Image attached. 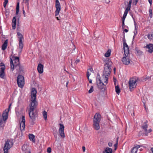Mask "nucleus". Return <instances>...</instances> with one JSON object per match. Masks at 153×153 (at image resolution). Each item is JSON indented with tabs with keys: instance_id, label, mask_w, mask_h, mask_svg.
Returning <instances> with one entry per match:
<instances>
[{
	"instance_id": "14",
	"label": "nucleus",
	"mask_w": 153,
	"mask_h": 153,
	"mask_svg": "<svg viewBox=\"0 0 153 153\" xmlns=\"http://www.w3.org/2000/svg\"><path fill=\"white\" fill-rule=\"evenodd\" d=\"M59 125V133L60 136L62 138L65 137V135L64 132V126L63 124L60 123Z\"/></svg>"
},
{
	"instance_id": "55",
	"label": "nucleus",
	"mask_w": 153,
	"mask_h": 153,
	"mask_svg": "<svg viewBox=\"0 0 153 153\" xmlns=\"http://www.w3.org/2000/svg\"><path fill=\"white\" fill-rule=\"evenodd\" d=\"M149 16L151 18L152 17V13H149Z\"/></svg>"
},
{
	"instance_id": "9",
	"label": "nucleus",
	"mask_w": 153,
	"mask_h": 153,
	"mask_svg": "<svg viewBox=\"0 0 153 153\" xmlns=\"http://www.w3.org/2000/svg\"><path fill=\"white\" fill-rule=\"evenodd\" d=\"M17 34L18 36L19 40V48L20 49V51H22V49L23 47V43L24 38L22 35L19 32L17 33Z\"/></svg>"
},
{
	"instance_id": "7",
	"label": "nucleus",
	"mask_w": 153,
	"mask_h": 153,
	"mask_svg": "<svg viewBox=\"0 0 153 153\" xmlns=\"http://www.w3.org/2000/svg\"><path fill=\"white\" fill-rule=\"evenodd\" d=\"M24 77L22 75H19L17 77V82L19 87L22 88L24 86Z\"/></svg>"
},
{
	"instance_id": "37",
	"label": "nucleus",
	"mask_w": 153,
	"mask_h": 153,
	"mask_svg": "<svg viewBox=\"0 0 153 153\" xmlns=\"http://www.w3.org/2000/svg\"><path fill=\"white\" fill-rule=\"evenodd\" d=\"M43 117L45 120H47V113L45 111H43Z\"/></svg>"
},
{
	"instance_id": "25",
	"label": "nucleus",
	"mask_w": 153,
	"mask_h": 153,
	"mask_svg": "<svg viewBox=\"0 0 153 153\" xmlns=\"http://www.w3.org/2000/svg\"><path fill=\"white\" fill-rule=\"evenodd\" d=\"M43 65L41 64H39L37 66V70L40 74L42 73L43 71Z\"/></svg>"
},
{
	"instance_id": "36",
	"label": "nucleus",
	"mask_w": 153,
	"mask_h": 153,
	"mask_svg": "<svg viewBox=\"0 0 153 153\" xmlns=\"http://www.w3.org/2000/svg\"><path fill=\"white\" fill-rule=\"evenodd\" d=\"M136 53L138 56H140L143 54V52L140 50L136 49Z\"/></svg>"
},
{
	"instance_id": "27",
	"label": "nucleus",
	"mask_w": 153,
	"mask_h": 153,
	"mask_svg": "<svg viewBox=\"0 0 153 153\" xmlns=\"http://www.w3.org/2000/svg\"><path fill=\"white\" fill-rule=\"evenodd\" d=\"M12 21V26L13 29H15L16 28V19L15 17H14L13 18Z\"/></svg>"
},
{
	"instance_id": "38",
	"label": "nucleus",
	"mask_w": 153,
	"mask_h": 153,
	"mask_svg": "<svg viewBox=\"0 0 153 153\" xmlns=\"http://www.w3.org/2000/svg\"><path fill=\"white\" fill-rule=\"evenodd\" d=\"M148 38L150 39H153V33H152L148 34Z\"/></svg>"
},
{
	"instance_id": "45",
	"label": "nucleus",
	"mask_w": 153,
	"mask_h": 153,
	"mask_svg": "<svg viewBox=\"0 0 153 153\" xmlns=\"http://www.w3.org/2000/svg\"><path fill=\"white\" fill-rule=\"evenodd\" d=\"M23 13L24 14V16L25 17V10H24V7L23 8Z\"/></svg>"
},
{
	"instance_id": "53",
	"label": "nucleus",
	"mask_w": 153,
	"mask_h": 153,
	"mask_svg": "<svg viewBox=\"0 0 153 153\" xmlns=\"http://www.w3.org/2000/svg\"><path fill=\"white\" fill-rule=\"evenodd\" d=\"M117 142L114 145V146L115 147V148L117 146Z\"/></svg>"
},
{
	"instance_id": "1",
	"label": "nucleus",
	"mask_w": 153,
	"mask_h": 153,
	"mask_svg": "<svg viewBox=\"0 0 153 153\" xmlns=\"http://www.w3.org/2000/svg\"><path fill=\"white\" fill-rule=\"evenodd\" d=\"M108 76L102 74L101 77L97 80L96 82L98 88L100 90H104L106 85L108 82Z\"/></svg>"
},
{
	"instance_id": "13",
	"label": "nucleus",
	"mask_w": 153,
	"mask_h": 153,
	"mask_svg": "<svg viewBox=\"0 0 153 153\" xmlns=\"http://www.w3.org/2000/svg\"><path fill=\"white\" fill-rule=\"evenodd\" d=\"M18 72V74L19 75L23 74L24 72V67L21 65H16L14 67Z\"/></svg>"
},
{
	"instance_id": "42",
	"label": "nucleus",
	"mask_w": 153,
	"mask_h": 153,
	"mask_svg": "<svg viewBox=\"0 0 153 153\" xmlns=\"http://www.w3.org/2000/svg\"><path fill=\"white\" fill-rule=\"evenodd\" d=\"M91 73L89 71H88L87 72V76L88 78V79H89V78L90 76L91 75Z\"/></svg>"
},
{
	"instance_id": "19",
	"label": "nucleus",
	"mask_w": 153,
	"mask_h": 153,
	"mask_svg": "<svg viewBox=\"0 0 153 153\" xmlns=\"http://www.w3.org/2000/svg\"><path fill=\"white\" fill-rule=\"evenodd\" d=\"M22 120L20 123V127L21 131L24 130L25 128V117L23 116L22 117Z\"/></svg>"
},
{
	"instance_id": "52",
	"label": "nucleus",
	"mask_w": 153,
	"mask_h": 153,
	"mask_svg": "<svg viewBox=\"0 0 153 153\" xmlns=\"http://www.w3.org/2000/svg\"><path fill=\"white\" fill-rule=\"evenodd\" d=\"M149 2L151 5L152 4V0H148Z\"/></svg>"
},
{
	"instance_id": "39",
	"label": "nucleus",
	"mask_w": 153,
	"mask_h": 153,
	"mask_svg": "<svg viewBox=\"0 0 153 153\" xmlns=\"http://www.w3.org/2000/svg\"><path fill=\"white\" fill-rule=\"evenodd\" d=\"M94 87L93 86H91V87L90 90L88 91V93H92L94 91Z\"/></svg>"
},
{
	"instance_id": "28",
	"label": "nucleus",
	"mask_w": 153,
	"mask_h": 153,
	"mask_svg": "<svg viewBox=\"0 0 153 153\" xmlns=\"http://www.w3.org/2000/svg\"><path fill=\"white\" fill-rule=\"evenodd\" d=\"M112 149L109 147L105 148V151L103 152L102 153H112Z\"/></svg>"
},
{
	"instance_id": "16",
	"label": "nucleus",
	"mask_w": 153,
	"mask_h": 153,
	"mask_svg": "<svg viewBox=\"0 0 153 153\" xmlns=\"http://www.w3.org/2000/svg\"><path fill=\"white\" fill-rule=\"evenodd\" d=\"M12 104L10 103L9 105L7 111V110H4L3 113L2 114V116L3 118V119L4 120H6L8 118V112L9 111L10 109V108L11 106V105Z\"/></svg>"
},
{
	"instance_id": "17",
	"label": "nucleus",
	"mask_w": 153,
	"mask_h": 153,
	"mask_svg": "<svg viewBox=\"0 0 153 153\" xmlns=\"http://www.w3.org/2000/svg\"><path fill=\"white\" fill-rule=\"evenodd\" d=\"M104 66L111 67L112 62L110 58H103Z\"/></svg>"
},
{
	"instance_id": "29",
	"label": "nucleus",
	"mask_w": 153,
	"mask_h": 153,
	"mask_svg": "<svg viewBox=\"0 0 153 153\" xmlns=\"http://www.w3.org/2000/svg\"><path fill=\"white\" fill-rule=\"evenodd\" d=\"M7 43L8 40H6L2 46L1 48L2 50H4L6 49L7 45Z\"/></svg>"
},
{
	"instance_id": "18",
	"label": "nucleus",
	"mask_w": 153,
	"mask_h": 153,
	"mask_svg": "<svg viewBox=\"0 0 153 153\" xmlns=\"http://www.w3.org/2000/svg\"><path fill=\"white\" fill-rule=\"evenodd\" d=\"M111 67L104 66V70L103 74L109 76L111 73Z\"/></svg>"
},
{
	"instance_id": "2",
	"label": "nucleus",
	"mask_w": 153,
	"mask_h": 153,
	"mask_svg": "<svg viewBox=\"0 0 153 153\" xmlns=\"http://www.w3.org/2000/svg\"><path fill=\"white\" fill-rule=\"evenodd\" d=\"M37 91L36 89L33 88L32 89L31 100V102L30 104V109L32 111H34L36 108L37 105V102L36 100Z\"/></svg>"
},
{
	"instance_id": "32",
	"label": "nucleus",
	"mask_w": 153,
	"mask_h": 153,
	"mask_svg": "<svg viewBox=\"0 0 153 153\" xmlns=\"http://www.w3.org/2000/svg\"><path fill=\"white\" fill-rule=\"evenodd\" d=\"M23 2L25 4V5L27 6V10L29 11V0H23Z\"/></svg>"
},
{
	"instance_id": "6",
	"label": "nucleus",
	"mask_w": 153,
	"mask_h": 153,
	"mask_svg": "<svg viewBox=\"0 0 153 153\" xmlns=\"http://www.w3.org/2000/svg\"><path fill=\"white\" fill-rule=\"evenodd\" d=\"M14 64L12 58H10V70L13 71L14 69V67L16 65H20L19 62V58H13Z\"/></svg>"
},
{
	"instance_id": "54",
	"label": "nucleus",
	"mask_w": 153,
	"mask_h": 153,
	"mask_svg": "<svg viewBox=\"0 0 153 153\" xmlns=\"http://www.w3.org/2000/svg\"><path fill=\"white\" fill-rule=\"evenodd\" d=\"M142 132H141V131H140V132H139V133H138V135H139V136H141V135H142Z\"/></svg>"
},
{
	"instance_id": "20",
	"label": "nucleus",
	"mask_w": 153,
	"mask_h": 153,
	"mask_svg": "<svg viewBox=\"0 0 153 153\" xmlns=\"http://www.w3.org/2000/svg\"><path fill=\"white\" fill-rule=\"evenodd\" d=\"M148 121L146 120L141 126V128L144 130L145 133L144 134L145 135H147V128L148 127L147 124Z\"/></svg>"
},
{
	"instance_id": "35",
	"label": "nucleus",
	"mask_w": 153,
	"mask_h": 153,
	"mask_svg": "<svg viewBox=\"0 0 153 153\" xmlns=\"http://www.w3.org/2000/svg\"><path fill=\"white\" fill-rule=\"evenodd\" d=\"M19 2H18L17 3L16 7V15L18 14V13L19 12Z\"/></svg>"
},
{
	"instance_id": "64",
	"label": "nucleus",
	"mask_w": 153,
	"mask_h": 153,
	"mask_svg": "<svg viewBox=\"0 0 153 153\" xmlns=\"http://www.w3.org/2000/svg\"><path fill=\"white\" fill-rule=\"evenodd\" d=\"M46 151L48 152V148H47L46 149Z\"/></svg>"
},
{
	"instance_id": "46",
	"label": "nucleus",
	"mask_w": 153,
	"mask_h": 153,
	"mask_svg": "<svg viewBox=\"0 0 153 153\" xmlns=\"http://www.w3.org/2000/svg\"><path fill=\"white\" fill-rule=\"evenodd\" d=\"M82 151L83 152H84L85 151V146H82Z\"/></svg>"
},
{
	"instance_id": "5",
	"label": "nucleus",
	"mask_w": 153,
	"mask_h": 153,
	"mask_svg": "<svg viewBox=\"0 0 153 153\" xmlns=\"http://www.w3.org/2000/svg\"><path fill=\"white\" fill-rule=\"evenodd\" d=\"M132 1V0H129L128 6L126 8L124 12V14L122 18V27L123 28L125 26L124 22L125 19L126 17L128 11H129L130 10Z\"/></svg>"
},
{
	"instance_id": "21",
	"label": "nucleus",
	"mask_w": 153,
	"mask_h": 153,
	"mask_svg": "<svg viewBox=\"0 0 153 153\" xmlns=\"http://www.w3.org/2000/svg\"><path fill=\"white\" fill-rule=\"evenodd\" d=\"M144 48H146L148 49L147 51L149 52L152 53L153 52V44H149L148 45H147Z\"/></svg>"
},
{
	"instance_id": "4",
	"label": "nucleus",
	"mask_w": 153,
	"mask_h": 153,
	"mask_svg": "<svg viewBox=\"0 0 153 153\" xmlns=\"http://www.w3.org/2000/svg\"><path fill=\"white\" fill-rule=\"evenodd\" d=\"M137 79L135 77H132L130 78L128 81L129 88L130 91H132L137 86L136 82Z\"/></svg>"
},
{
	"instance_id": "11",
	"label": "nucleus",
	"mask_w": 153,
	"mask_h": 153,
	"mask_svg": "<svg viewBox=\"0 0 153 153\" xmlns=\"http://www.w3.org/2000/svg\"><path fill=\"white\" fill-rule=\"evenodd\" d=\"M5 66L4 64L1 62L0 63V77L4 78L5 75L4 70Z\"/></svg>"
},
{
	"instance_id": "30",
	"label": "nucleus",
	"mask_w": 153,
	"mask_h": 153,
	"mask_svg": "<svg viewBox=\"0 0 153 153\" xmlns=\"http://www.w3.org/2000/svg\"><path fill=\"white\" fill-rule=\"evenodd\" d=\"M132 18L133 19V20H134V33H137V29H138V27L134 19V18L133 15L132 16Z\"/></svg>"
},
{
	"instance_id": "51",
	"label": "nucleus",
	"mask_w": 153,
	"mask_h": 153,
	"mask_svg": "<svg viewBox=\"0 0 153 153\" xmlns=\"http://www.w3.org/2000/svg\"><path fill=\"white\" fill-rule=\"evenodd\" d=\"M149 13H152V10L151 8H150L149 9Z\"/></svg>"
},
{
	"instance_id": "48",
	"label": "nucleus",
	"mask_w": 153,
	"mask_h": 153,
	"mask_svg": "<svg viewBox=\"0 0 153 153\" xmlns=\"http://www.w3.org/2000/svg\"><path fill=\"white\" fill-rule=\"evenodd\" d=\"M51 149L50 147H48V153H51Z\"/></svg>"
},
{
	"instance_id": "50",
	"label": "nucleus",
	"mask_w": 153,
	"mask_h": 153,
	"mask_svg": "<svg viewBox=\"0 0 153 153\" xmlns=\"http://www.w3.org/2000/svg\"><path fill=\"white\" fill-rule=\"evenodd\" d=\"M108 145L110 147H111V146L112 145V143H110V142H109L108 143Z\"/></svg>"
},
{
	"instance_id": "47",
	"label": "nucleus",
	"mask_w": 153,
	"mask_h": 153,
	"mask_svg": "<svg viewBox=\"0 0 153 153\" xmlns=\"http://www.w3.org/2000/svg\"><path fill=\"white\" fill-rule=\"evenodd\" d=\"M79 62H80V60L77 59L75 61V63L76 64H77V63H79Z\"/></svg>"
},
{
	"instance_id": "63",
	"label": "nucleus",
	"mask_w": 153,
	"mask_h": 153,
	"mask_svg": "<svg viewBox=\"0 0 153 153\" xmlns=\"http://www.w3.org/2000/svg\"><path fill=\"white\" fill-rule=\"evenodd\" d=\"M114 73H115V71H116V68H114Z\"/></svg>"
},
{
	"instance_id": "31",
	"label": "nucleus",
	"mask_w": 153,
	"mask_h": 153,
	"mask_svg": "<svg viewBox=\"0 0 153 153\" xmlns=\"http://www.w3.org/2000/svg\"><path fill=\"white\" fill-rule=\"evenodd\" d=\"M29 139L30 141L33 142H35V136L32 134H29L28 135Z\"/></svg>"
},
{
	"instance_id": "15",
	"label": "nucleus",
	"mask_w": 153,
	"mask_h": 153,
	"mask_svg": "<svg viewBox=\"0 0 153 153\" xmlns=\"http://www.w3.org/2000/svg\"><path fill=\"white\" fill-rule=\"evenodd\" d=\"M123 48L125 55L123 57H126L128 56L129 53V47L126 42L123 43Z\"/></svg>"
},
{
	"instance_id": "3",
	"label": "nucleus",
	"mask_w": 153,
	"mask_h": 153,
	"mask_svg": "<svg viewBox=\"0 0 153 153\" xmlns=\"http://www.w3.org/2000/svg\"><path fill=\"white\" fill-rule=\"evenodd\" d=\"M101 118V115L98 113H96L94 117L93 127L94 129L96 130H98L100 128L99 124Z\"/></svg>"
},
{
	"instance_id": "60",
	"label": "nucleus",
	"mask_w": 153,
	"mask_h": 153,
	"mask_svg": "<svg viewBox=\"0 0 153 153\" xmlns=\"http://www.w3.org/2000/svg\"><path fill=\"white\" fill-rule=\"evenodd\" d=\"M114 85H115V86H117V85H116V81L114 80Z\"/></svg>"
},
{
	"instance_id": "26",
	"label": "nucleus",
	"mask_w": 153,
	"mask_h": 153,
	"mask_svg": "<svg viewBox=\"0 0 153 153\" xmlns=\"http://www.w3.org/2000/svg\"><path fill=\"white\" fill-rule=\"evenodd\" d=\"M140 147L139 145H137L133 147L131 151V153H137L138 148Z\"/></svg>"
},
{
	"instance_id": "56",
	"label": "nucleus",
	"mask_w": 153,
	"mask_h": 153,
	"mask_svg": "<svg viewBox=\"0 0 153 153\" xmlns=\"http://www.w3.org/2000/svg\"><path fill=\"white\" fill-rule=\"evenodd\" d=\"M68 82H69L68 80L66 82V87H67V86H68Z\"/></svg>"
},
{
	"instance_id": "61",
	"label": "nucleus",
	"mask_w": 153,
	"mask_h": 153,
	"mask_svg": "<svg viewBox=\"0 0 153 153\" xmlns=\"http://www.w3.org/2000/svg\"><path fill=\"white\" fill-rule=\"evenodd\" d=\"M124 31L125 32L127 33V32L128 31V29H125L124 30Z\"/></svg>"
},
{
	"instance_id": "22",
	"label": "nucleus",
	"mask_w": 153,
	"mask_h": 153,
	"mask_svg": "<svg viewBox=\"0 0 153 153\" xmlns=\"http://www.w3.org/2000/svg\"><path fill=\"white\" fill-rule=\"evenodd\" d=\"M6 120H4L3 119L2 114H1V113H0V127H3L5 125V121Z\"/></svg>"
},
{
	"instance_id": "40",
	"label": "nucleus",
	"mask_w": 153,
	"mask_h": 153,
	"mask_svg": "<svg viewBox=\"0 0 153 153\" xmlns=\"http://www.w3.org/2000/svg\"><path fill=\"white\" fill-rule=\"evenodd\" d=\"M139 0H134L133 1L132 4L134 5H136Z\"/></svg>"
},
{
	"instance_id": "49",
	"label": "nucleus",
	"mask_w": 153,
	"mask_h": 153,
	"mask_svg": "<svg viewBox=\"0 0 153 153\" xmlns=\"http://www.w3.org/2000/svg\"><path fill=\"white\" fill-rule=\"evenodd\" d=\"M4 151V153H8V151L7 150H6L3 149Z\"/></svg>"
},
{
	"instance_id": "44",
	"label": "nucleus",
	"mask_w": 153,
	"mask_h": 153,
	"mask_svg": "<svg viewBox=\"0 0 153 153\" xmlns=\"http://www.w3.org/2000/svg\"><path fill=\"white\" fill-rule=\"evenodd\" d=\"M88 71L91 72L93 71V69L92 68H90L88 70Z\"/></svg>"
},
{
	"instance_id": "34",
	"label": "nucleus",
	"mask_w": 153,
	"mask_h": 153,
	"mask_svg": "<svg viewBox=\"0 0 153 153\" xmlns=\"http://www.w3.org/2000/svg\"><path fill=\"white\" fill-rule=\"evenodd\" d=\"M111 49H108L105 54V56L106 57H109L111 55Z\"/></svg>"
},
{
	"instance_id": "24",
	"label": "nucleus",
	"mask_w": 153,
	"mask_h": 153,
	"mask_svg": "<svg viewBox=\"0 0 153 153\" xmlns=\"http://www.w3.org/2000/svg\"><path fill=\"white\" fill-rule=\"evenodd\" d=\"M123 64L125 65H128L130 63V60L129 58H122V59Z\"/></svg>"
},
{
	"instance_id": "59",
	"label": "nucleus",
	"mask_w": 153,
	"mask_h": 153,
	"mask_svg": "<svg viewBox=\"0 0 153 153\" xmlns=\"http://www.w3.org/2000/svg\"><path fill=\"white\" fill-rule=\"evenodd\" d=\"M88 80L89 81V83H92V80L91 79H89V78Z\"/></svg>"
},
{
	"instance_id": "62",
	"label": "nucleus",
	"mask_w": 153,
	"mask_h": 153,
	"mask_svg": "<svg viewBox=\"0 0 153 153\" xmlns=\"http://www.w3.org/2000/svg\"><path fill=\"white\" fill-rule=\"evenodd\" d=\"M152 153H153V148H152L150 149Z\"/></svg>"
},
{
	"instance_id": "41",
	"label": "nucleus",
	"mask_w": 153,
	"mask_h": 153,
	"mask_svg": "<svg viewBox=\"0 0 153 153\" xmlns=\"http://www.w3.org/2000/svg\"><path fill=\"white\" fill-rule=\"evenodd\" d=\"M8 2V0H4V2L3 6L4 7H5L6 6Z\"/></svg>"
},
{
	"instance_id": "57",
	"label": "nucleus",
	"mask_w": 153,
	"mask_h": 153,
	"mask_svg": "<svg viewBox=\"0 0 153 153\" xmlns=\"http://www.w3.org/2000/svg\"><path fill=\"white\" fill-rule=\"evenodd\" d=\"M137 33H134L133 37V39H134V38H135L137 35Z\"/></svg>"
},
{
	"instance_id": "43",
	"label": "nucleus",
	"mask_w": 153,
	"mask_h": 153,
	"mask_svg": "<svg viewBox=\"0 0 153 153\" xmlns=\"http://www.w3.org/2000/svg\"><path fill=\"white\" fill-rule=\"evenodd\" d=\"M152 131V129L151 128L149 129V130H147V135H145V136H147L148 135V134L149 133L151 132Z\"/></svg>"
},
{
	"instance_id": "8",
	"label": "nucleus",
	"mask_w": 153,
	"mask_h": 153,
	"mask_svg": "<svg viewBox=\"0 0 153 153\" xmlns=\"http://www.w3.org/2000/svg\"><path fill=\"white\" fill-rule=\"evenodd\" d=\"M55 7L56 9L55 11V16L58 20H60V19L57 16L59 15L61 10V6L58 0H56L55 1Z\"/></svg>"
},
{
	"instance_id": "33",
	"label": "nucleus",
	"mask_w": 153,
	"mask_h": 153,
	"mask_svg": "<svg viewBox=\"0 0 153 153\" xmlns=\"http://www.w3.org/2000/svg\"><path fill=\"white\" fill-rule=\"evenodd\" d=\"M115 89L116 93L119 95L120 92V90L118 85L115 86Z\"/></svg>"
},
{
	"instance_id": "10",
	"label": "nucleus",
	"mask_w": 153,
	"mask_h": 153,
	"mask_svg": "<svg viewBox=\"0 0 153 153\" xmlns=\"http://www.w3.org/2000/svg\"><path fill=\"white\" fill-rule=\"evenodd\" d=\"M13 143L12 141L7 140L5 141L3 149L8 150L13 146Z\"/></svg>"
},
{
	"instance_id": "23",
	"label": "nucleus",
	"mask_w": 153,
	"mask_h": 153,
	"mask_svg": "<svg viewBox=\"0 0 153 153\" xmlns=\"http://www.w3.org/2000/svg\"><path fill=\"white\" fill-rule=\"evenodd\" d=\"M22 150L25 153H31L29 149H28L27 146L26 144H24L22 146Z\"/></svg>"
},
{
	"instance_id": "58",
	"label": "nucleus",
	"mask_w": 153,
	"mask_h": 153,
	"mask_svg": "<svg viewBox=\"0 0 153 153\" xmlns=\"http://www.w3.org/2000/svg\"><path fill=\"white\" fill-rule=\"evenodd\" d=\"M123 42H126V39H125V36H124V37H123Z\"/></svg>"
},
{
	"instance_id": "12",
	"label": "nucleus",
	"mask_w": 153,
	"mask_h": 153,
	"mask_svg": "<svg viewBox=\"0 0 153 153\" xmlns=\"http://www.w3.org/2000/svg\"><path fill=\"white\" fill-rule=\"evenodd\" d=\"M33 111H32L29 110V117L32 122H33L35 121L36 117L37 116V113L34 112Z\"/></svg>"
}]
</instances>
